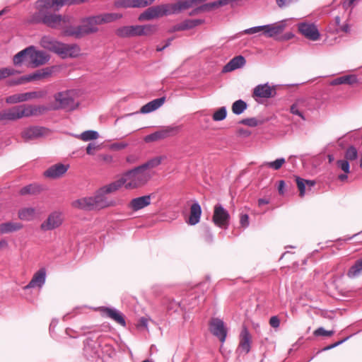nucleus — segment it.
<instances>
[{
  "label": "nucleus",
  "mask_w": 362,
  "mask_h": 362,
  "mask_svg": "<svg viewBox=\"0 0 362 362\" xmlns=\"http://www.w3.org/2000/svg\"><path fill=\"white\" fill-rule=\"evenodd\" d=\"M169 15L171 13L168 4H161L148 8L139 15L138 19L139 21H151Z\"/></svg>",
  "instance_id": "obj_7"
},
{
  "label": "nucleus",
  "mask_w": 362,
  "mask_h": 362,
  "mask_svg": "<svg viewBox=\"0 0 362 362\" xmlns=\"http://www.w3.org/2000/svg\"><path fill=\"white\" fill-rule=\"evenodd\" d=\"M203 22L204 21L201 19H189L183 21V23L185 29L188 30L202 24Z\"/></svg>",
  "instance_id": "obj_54"
},
{
  "label": "nucleus",
  "mask_w": 362,
  "mask_h": 362,
  "mask_svg": "<svg viewBox=\"0 0 362 362\" xmlns=\"http://www.w3.org/2000/svg\"><path fill=\"white\" fill-rule=\"evenodd\" d=\"M264 30H265V25H259L252 27L247 29H245L243 31V33L247 35H252L259 33V35H262L264 36Z\"/></svg>",
  "instance_id": "obj_53"
},
{
  "label": "nucleus",
  "mask_w": 362,
  "mask_h": 362,
  "mask_svg": "<svg viewBox=\"0 0 362 362\" xmlns=\"http://www.w3.org/2000/svg\"><path fill=\"white\" fill-rule=\"evenodd\" d=\"M40 213L34 207H24L18 211V218L25 221H31L38 217Z\"/></svg>",
  "instance_id": "obj_26"
},
{
  "label": "nucleus",
  "mask_w": 362,
  "mask_h": 362,
  "mask_svg": "<svg viewBox=\"0 0 362 362\" xmlns=\"http://www.w3.org/2000/svg\"><path fill=\"white\" fill-rule=\"evenodd\" d=\"M362 273V258L357 260L355 264L349 269L347 276L349 278H355Z\"/></svg>",
  "instance_id": "obj_40"
},
{
  "label": "nucleus",
  "mask_w": 362,
  "mask_h": 362,
  "mask_svg": "<svg viewBox=\"0 0 362 362\" xmlns=\"http://www.w3.org/2000/svg\"><path fill=\"white\" fill-rule=\"evenodd\" d=\"M140 25H128L119 28L116 30V34L121 37H129L134 36H140Z\"/></svg>",
  "instance_id": "obj_25"
},
{
  "label": "nucleus",
  "mask_w": 362,
  "mask_h": 362,
  "mask_svg": "<svg viewBox=\"0 0 362 362\" xmlns=\"http://www.w3.org/2000/svg\"><path fill=\"white\" fill-rule=\"evenodd\" d=\"M127 142H115L108 146V148L111 151H118L122 150L128 146Z\"/></svg>",
  "instance_id": "obj_55"
},
{
  "label": "nucleus",
  "mask_w": 362,
  "mask_h": 362,
  "mask_svg": "<svg viewBox=\"0 0 362 362\" xmlns=\"http://www.w3.org/2000/svg\"><path fill=\"white\" fill-rule=\"evenodd\" d=\"M269 325L272 327L277 329L280 326V320L278 316L274 315L270 317Z\"/></svg>",
  "instance_id": "obj_59"
},
{
  "label": "nucleus",
  "mask_w": 362,
  "mask_h": 362,
  "mask_svg": "<svg viewBox=\"0 0 362 362\" xmlns=\"http://www.w3.org/2000/svg\"><path fill=\"white\" fill-rule=\"evenodd\" d=\"M286 163V160L284 158H279L274 161L264 162L262 166H267L275 170H279L284 164Z\"/></svg>",
  "instance_id": "obj_46"
},
{
  "label": "nucleus",
  "mask_w": 362,
  "mask_h": 362,
  "mask_svg": "<svg viewBox=\"0 0 362 362\" xmlns=\"http://www.w3.org/2000/svg\"><path fill=\"white\" fill-rule=\"evenodd\" d=\"M196 4L195 0H177L174 4H168L171 15L176 14L182 11L192 7Z\"/></svg>",
  "instance_id": "obj_23"
},
{
  "label": "nucleus",
  "mask_w": 362,
  "mask_h": 362,
  "mask_svg": "<svg viewBox=\"0 0 362 362\" xmlns=\"http://www.w3.org/2000/svg\"><path fill=\"white\" fill-rule=\"evenodd\" d=\"M16 71L12 68H3L0 69V80L15 74Z\"/></svg>",
  "instance_id": "obj_56"
},
{
  "label": "nucleus",
  "mask_w": 362,
  "mask_h": 362,
  "mask_svg": "<svg viewBox=\"0 0 362 362\" xmlns=\"http://www.w3.org/2000/svg\"><path fill=\"white\" fill-rule=\"evenodd\" d=\"M69 165L58 163L51 166L44 173L47 177L57 178L63 175L68 170Z\"/></svg>",
  "instance_id": "obj_24"
},
{
  "label": "nucleus",
  "mask_w": 362,
  "mask_h": 362,
  "mask_svg": "<svg viewBox=\"0 0 362 362\" xmlns=\"http://www.w3.org/2000/svg\"><path fill=\"white\" fill-rule=\"evenodd\" d=\"M149 171H144L143 167H136L124 173L120 177L122 186L126 189H134L144 185L150 180Z\"/></svg>",
  "instance_id": "obj_3"
},
{
  "label": "nucleus",
  "mask_w": 362,
  "mask_h": 362,
  "mask_svg": "<svg viewBox=\"0 0 362 362\" xmlns=\"http://www.w3.org/2000/svg\"><path fill=\"white\" fill-rule=\"evenodd\" d=\"M288 20H282L274 23L265 25L264 36L274 38L283 33L287 26Z\"/></svg>",
  "instance_id": "obj_16"
},
{
  "label": "nucleus",
  "mask_w": 362,
  "mask_h": 362,
  "mask_svg": "<svg viewBox=\"0 0 362 362\" xmlns=\"http://www.w3.org/2000/svg\"><path fill=\"white\" fill-rule=\"evenodd\" d=\"M98 157L102 161L107 164H110L114 161L113 156L110 154H100Z\"/></svg>",
  "instance_id": "obj_58"
},
{
  "label": "nucleus",
  "mask_w": 362,
  "mask_h": 362,
  "mask_svg": "<svg viewBox=\"0 0 362 362\" xmlns=\"http://www.w3.org/2000/svg\"><path fill=\"white\" fill-rule=\"evenodd\" d=\"M202 214L200 205L196 202L192 204L190 207V214L187 221V223L194 226L199 222Z\"/></svg>",
  "instance_id": "obj_28"
},
{
  "label": "nucleus",
  "mask_w": 362,
  "mask_h": 362,
  "mask_svg": "<svg viewBox=\"0 0 362 362\" xmlns=\"http://www.w3.org/2000/svg\"><path fill=\"white\" fill-rule=\"evenodd\" d=\"M218 7H219V4H217V1H214L212 3L205 4L202 7H201L199 9L200 10H210V9H212L214 8H218Z\"/></svg>",
  "instance_id": "obj_62"
},
{
  "label": "nucleus",
  "mask_w": 362,
  "mask_h": 362,
  "mask_svg": "<svg viewBox=\"0 0 362 362\" xmlns=\"http://www.w3.org/2000/svg\"><path fill=\"white\" fill-rule=\"evenodd\" d=\"M336 165L338 170L344 172L343 174L338 175V179L341 182L346 181L348 178V174L350 173L349 161L346 159L338 160L336 162Z\"/></svg>",
  "instance_id": "obj_33"
},
{
  "label": "nucleus",
  "mask_w": 362,
  "mask_h": 362,
  "mask_svg": "<svg viewBox=\"0 0 362 362\" xmlns=\"http://www.w3.org/2000/svg\"><path fill=\"white\" fill-rule=\"evenodd\" d=\"M98 30V28L94 25L92 17L88 16L81 20V25L77 26L73 25L72 30L66 31V34L75 38H81L85 35L95 33Z\"/></svg>",
  "instance_id": "obj_6"
},
{
  "label": "nucleus",
  "mask_w": 362,
  "mask_h": 362,
  "mask_svg": "<svg viewBox=\"0 0 362 362\" xmlns=\"http://www.w3.org/2000/svg\"><path fill=\"white\" fill-rule=\"evenodd\" d=\"M246 63L244 57L239 55L233 57L228 62L223 69V72H230L237 69L243 67Z\"/></svg>",
  "instance_id": "obj_27"
},
{
  "label": "nucleus",
  "mask_w": 362,
  "mask_h": 362,
  "mask_svg": "<svg viewBox=\"0 0 362 362\" xmlns=\"http://www.w3.org/2000/svg\"><path fill=\"white\" fill-rule=\"evenodd\" d=\"M43 24L51 28L61 30L64 36L71 37L66 34V31L71 30L73 28L72 17L69 16L47 12Z\"/></svg>",
  "instance_id": "obj_4"
},
{
  "label": "nucleus",
  "mask_w": 362,
  "mask_h": 362,
  "mask_svg": "<svg viewBox=\"0 0 362 362\" xmlns=\"http://www.w3.org/2000/svg\"><path fill=\"white\" fill-rule=\"evenodd\" d=\"M297 1L298 0H276V2L280 8H283Z\"/></svg>",
  "instance_id": "obj_61"
},
{
  "label": "nucleus",
  "mask_w": 362,
  "mask_h": 362,
  "mask_svg": "<svg viewBox=\"0 0 362 362\" xmlns=\"http://www.w3.org/2000/svg\"><path fill=\"white\" fill-rule=\"evenodd\" d=\"M44 134V129L37 127H32L24 129L22 132V137L26 140L37 139Z\"/></svg>",
  "instance_id": "obj_30"
},
{
  "label": "nucleus",
  "mask_w": 362,
  "mask_h": 362,
  "mask_svg": "<svg viewBox=\"0 0 362 362\" xmlns=\"http://www.w3.org/2000/svg\"><path fill=\"white\" fill-rule=\"evenodd\" d=\"M77 97L78 92L75 90L57 93L54 96V102L51 104L49 109L73 110L78 106V102L76 100Z\"/></svg>",
  "instance_id": "obj_5"
},
{
  "label": "nucleus",
  "mask_w": 362,
  "mask_h": 362,
  "mask_svg": "<svg viewBox=\"0 0 362 362\" xmlns=\"http://www.w3.org/2000/svg\"><path fill=\"white\" fill-rule=\"evenodd\" d=\"M227 115V110L226 107H221L214 112L212 118L214 121H222Z\"/></svg>",
  "instance_id": "obj_52"
},
{
  "label": "nucleus",
  "mask_w": 362,
  "mask_h": 362,
  "mask_svg": "<svg viewBox=\"0 0 362 362\" xmlns=\"http://www.w3.org/2000/svg\"><path fill=\"white\" fill-rule=\"evenodd\" d=\"M32 48L28 52L29 66L35 68L46 64L49 60V56L44 51L37 50L34 46H29Z\"/></svg>",
  "instance_id": "obj_11"
},
{
  "label": "nucleus",
  "mask_w": 362,
  "mask_h": 362,
  "mask_svg": "<svg viewBox=\"0 0 362 362\" xmlns=\"http://www.w3.org/2000/svg\"><path fill=\"white\" fill-rule=\"evenodd\" d=\"M25 96V101L43 98L46 95V91L40 90V91H32L23 93Z\"/></svg>",
  "instance_id": "obj_48"
},
{
  "label": "nucleus",
  "mask_w": 362,
  "mask_h": 362,
  "mask_svg": "<svg viewBox=\"0 0 362 362\" xmlns=\"http://www.w3.org/2000/svg\"><path fill=\"white\" fill-rule=\"evenodd\" d=\"M273 89L267 84H261L257 86L253 91L255 96L259 98H269L273 95Z\"/></svg>",
  "instance_id": "obj_31"
},
{
  "label": "nucleus",
  "mask_w": 362,
  "mask_h": 362,
  "mask_svg": "<svg viewBox=\"0 0 362 362\" xmlns=\"http://www.w3.org/2000/svg\"><path fill=\"white\" fill-rule=\"evenodd\" d=\"M299 32L306 38L316 41L320 38V33L314 23L303 22L298 25Z\"/></svg>",
  "instance_id": "obj_14"
},
{
  "label": "nucleus",
  "mask_w": 362,
  "mask_h": 362,
  "mask_svg": "<svg viewBox=\"0 0 362 362\" xmlns=\"http://www.w3.org/2000/svg\"><path fill=\"white\" fill-rule=\"evenodd\" d=\"M95 27L98 28V25H103V22L100 14L91 16Z\"/></svg>",
  "instance_id": "obj_64"
},
{
  "label": "nucleus",
  "mask_w": 362,
  "mask_h": 362,
  "mask_svg": "<svg viewBox=\"0 0 362 362\" xmlns=\"http://www.w3.org/2000/svg\"><path fill=\"white\" fill-rule=\"evenodd\" d=\"M23 228V225L20 223L8 222L0 225V233H8L16 231Z\"/></svg>",
  "instance_id": "obj_39"
},
{
  "label": "nucleus",
  "mask_w": 362,
  "mask_h": 362,
  "mask_svg": "<svg viewBox=\"0 0 362 362\" xmlns=\"http://www.w3.org/2000/svg\"><path fill=\"white\" fill-rule=\"evenodd\" d=\"M251 348V335L247 328L243 327L240 334V342L237 351L240 354H247Z\"/></svg>",
  "instance_id": "obj_18"
},
{
  "label": "nucleus",
  "mask_w": 362,
  "mask_h": 362,
  "mask_svg": "<svg viewBox=\"0 0 362 362\" xmlns=\"http://www.w3.org/2000/svg\"><path fill=\"white\" fill-rule=\"evenodd\" d=\"M247 104L243 100H238L232 105V111L235 115H240L247 109Z\"/></svg>",
  "instance_id": "obj_44"
},
{
  "label": "nucleus",
  "mask_w": 362,
  "mask_h": 362,
  "mask_svg": "<svg viewBox=\"0 0 362 362\" xmlns=\"http://www.w3.org/2000/svg\"><path fill=\"white\" fill-rule=\"evenodd\" d=\"M93 210H100L110 206H115L114 200L109 199L103 192L98 189L94 196L90 197Z\"/></svg>",
  "instance_id": "obj_13"
},
{
  "label": "nucleus",
  "mask_w": 362,
  "mask_h": 362,
  "mask_svg": "<svg viewBox=\"0 0 362 362\" xmlns=\"http://www.w3.org/2000/svg\"><path fill=\"white\" fill-rule=\"evenodd\" d=\"M24 93H17L13 95L8 96L6 98V102L8 104H15L18 103L25 102Z\"/></svg>",
  "instance_id": "obj_51"
},
{
  "label": "nucleus",
  "mask_w": 362,
  "mask_h": 362,
  "mask_svg": "<svg viewBox=\"0 0 362 362\" xmlns=\"http://www.w3.org/2000/svg\"><path fill=\"white\" fill-rule=\"evenodd\" d=\"M240 224L245 228L249 226V216L247 214H241L240 218Z\"/></svg>",
  "instance_id": "obj_60"
},
{
  "label": "nucleus",
  "mask_w": 362,
  "mask_h": 362,
  "mask_svg": "<svg viewBox=\"0 0 362 362\" xmlns=\"http://www.w3.org/2000/svg\"><path fill=\"white\" fill-rule=\"evenodd\" d=\"M358 82V78L356 75H344L338 77L330 82L331 86H337L341 84L352 85Z\"/></svg>",
  "instance_id": "obj_34"
},
{
  "label": "nucleus",
  "mask_w": 362,
  "mask_h": 362,
  "mask_svg": "<svg viewBox=\"0 0 362 362\" xmlns=\"http://www.w3.org/2000/svg\"><path fill=\"white\" fill-rule=\"evenodd\" d=\"M88 0H38V5L40 8H47L59 11L63 6L80 4L87 2Z\"/></svg>",
  "instance_id": "obj_9"
},
{
  "label": "nucleus",
  "mask_w": 362,
  "mask_h": 362,
  "mask_svg": "<svg viewBox=\"0 0 362 362\" xmlns=\"http://www.w3.org/2000/svg\"><path fill=\"white\" fill-rule=\"evenodd\" d=\"M230 214L221 204H217L214 206L213 221L214 224L220 228H226L229 225Z\"/></svg>",
  "instance_id": "obj_10"
},
{
  "label": "nucleus",
  "mask_w": 362,
  "mask_h": 362,
  "mask_svg": "<svg viewBox=\"0 0 362 362\" xmlns=\"http://www.w3.org/2000/svg\"><path fill=\"white\" fill-rule=\"evenodd\" d=\"M209 329L210 332L217 337L222 343L225 341L227 335V330L224 322L218 318L211 319L209 323Z\"/></svg>",
  "instance_id": "obj_15"
},
{
  "label": "nucleus",
  "mask_w": 362,
  "mask_h": 362,
  "mask_svg": "<svg viewBox=\"0 0 362 362\" xmlns=\"http://www.w3.org/2000/svg\"><path fill=\"white\" fill-rule=\"evenodd\" d=\"M100 312L107 317L112 319L120 325L125 327L126 322L122 313L114 308L100 307Z\"/></svg>",
  "instance_id": "obj_20"
},
{
  "label": "nucleus",
  "mask_w": 362,
  "mask_h": 362,
  "mask_svg": "<svg viewBox=\"0 0 362 362\" xmlns=\"http://www.w3.org/2000/svg\"><path fill=\"white\" fill-rule=\"evenodd\" d=\"M47 110L44 106L23 105L0 112V121L17 120L23 117L36 116L42 114Z\"/></svg>",
  "instance_id": "obj_2"
},
{
  "label": "nucleus",
  "mask_w": 362,
  "mask_h": 362,
  "mask_svg": "<svg viewBox=\"0 0 362 362\" xmlns=\"http://www.w3.org/2000/svg\"><path fill=\"white\" fill-rule=\"evenodd\" d=\"M77 139H81L83 141H88L97 139L99 137V134L96 131L88 130L85 131L81 134L75 135Z\"/></svg>",
  "instance_id": "obj_41"
},
{
  "label": "nucleus",
  "mask_w": 362,
  "mask_h": 362,
  "mask_svg": "<svg viewBox=\"0 0 362 362\" xmlns=\"http://www.w3.org/2000/svg\"><path fill=\"white\" fill-rule=\"evenodd\" d=\"M54 67H45L36 71L35 72L21 77L13 84H21L32 81H40L48 78L52 75Z\"/></svg>",
  "instance_id": "obj_12"
},
{
  "label": "nucleus",
  "mask_w": 362,
  "mask_h": 362,
  "mask_svg": "<svg viewBox=\"0 0 362 362\" xmlns=\"http://www.w3.org/2000/svg\"><path fill=\"white\" fill-rule=\"evenodd\" d=\"M37 11L33 13L30 18V22L32 23H43L44 18L46 15V10H49L47 8H40L38 5V1L35 4Z\"/></svg>",
  "instance_id": "obj_37"
},
{
  "label": "nucleus",
  "mask_w": 362,
  "mask_h": 362,
  "mask_svg": "<svg viewBox=\"0 0 362 362\" xmlns=\"http://www.w3.org/2000/svg\"><path fill=\"white\" fill-rule=\"evenodd\" d=\"M40 45L44 49L49 50L62 59L75 58L81 54V48L76 44H66L50 36H43Z\"/></svg>",
  "instance_id": "obj_1"
},
{
  "label": "nucleus",
  "mask_w": 362,
  "mask_h": 362,
  "mask_svg": "<svg viewBox=\"0 0 362 362\" xmlns=\"http://www.w3.org/2000/svg\"><path fill=\"white\" fill-rule=\"evenodd\" d=\"M155 0H117L115 6L117 8H144L151 4Z\"/></svg>",
  "instance_id": "obj_19"
},
{
  "label": "nucleus",
  "mask_w": 362,
  "mask_h": 362,
  "mask_svg": "<svg viewBox=\"0 0 362 362\" xmlns=\"http://www.w3.org/2000/svg\"><path fill=\"white\" fill-rule=\"evenodd\" d=\"M122 187L123 186L122 185L121 180L119 178L118 180H117L111 183H109L106 185L103 186L102 187L100 188V189L101 190L102 192H103L107 196V194H112V193L117 192V190L121 189Z\"/></svg>",
  "instance_id": "obj_38"
},
{
  "label": "nucleus",
  "mask_w": 362,
  "mask_h": 362,
  "mask_svg": "<svg viewBox=\"0 0 362 362\" xmlns=\"http://www.w3.org/2000/svg\"><path fill=\"white\" fill-rule=\"evenodd\" d=\"M165 102L164 98H160L146 103L140 109V112L142 114L150 113L157 109H158Z\"/></svg>",
  "instance_id": "obj_32"
},
{
  "label": "nucleus",
  "mask_w": 362,
  "mask_h": 362,
  "mask_svg": "<svg viewBox=\"0 0 362 362\" xmlns=\"http://www.w3.org/2000/svg\"><path fill=\"white\" fill-rule=\"evenodd\" d=\"M103 24L114 22L122 17V15L117 13H104L100 14Z\"/></svg>",
  "instance_id": "obj_42"
},
{
  "label": "nucleus",
  "mask_w": 362,
  "mask_h": 362,
  "mask_svg": "<svg viewBox=\"0 0 362 362\" xmlns=\"http://www.w3.org/2000/svg\"><path fill=\"white\" fill-rule=\"evenodd\" d=\"M71 206L75 209L84 211L93 210L90 197L76 199L71 202Z\"/></svg>",
  "instance_id": "obj_29"
},
{
  "label": "nucleus",
  "mask_w": 362,
  "mask_h": 362,
  "mask_svg": "<svg viewBox=\"0 0 362 362\" xmlns=\"http://www.w3.org/2000/svg\"><path fill=\"white\" fill-rule=\"evenodd\" d=\"M46 279V270L44 268L39 269L35 272L29 282V284L24 287V289L33 288H42L44 285Z\"/></svg>",
  "instance_id": "obj_22"
},
{
  "label": "nucleus",
  "mask_w": 362,
  "mask_h": 362,
  "mask_svg": "<svg viewBox=\"0 0 362 362\" xmlns=\"http://www.w3.org/2000/svg\"><path fill=\"white\" fill-rule=\"evenodd\" d=\"M177 127H168L165 129L156 132L153 134H148L145 136L144 141L147 143L155 141L157 140L165 139L170 136H173L178 132Z\"/></svg>",
  "instance_id": "obj_17"
},
{
  "label": "nucleus",
  "mask_w": 362,
  "mask_h": 362,
  "mask_svg": "<svg viewBox=\"0 0 362 362\" xmlns=\"http://www.w3.org/2000/svg\"><path fill=\"white\" fill-rule=\"evenodd\" d=\"M296 182L301 197L305 195L306 187L308 189H310L315 185V182L313 180H304L299 177H296Z\"/></svg>",
  "instance_id": "obj_35"
},
{
  "label": "nucleus",
  "mask_w": 362,
  "mask_h": 362,
  "mask_svg": "<svg viewBox=\"0 0 362 362\" xmlns=\"http://www.w3.org/2000/svg\"><path fill=\"white\" fill-rule=\"evenodd\" d=\"M156 30H157V26L156 25L148 24V25H140L139 34H140V36L151 35L153 34L154 33H156Z\"/></svg>",
  "instance_id": "obj_47"
},
{
  "label": "nucleus",
  "mask_w": 362,
  "mask_h": 362,
  "mask_svg": "<svg viewBox=\"0 0 362 362\" xmlns=\"http://www.w3.org/2000/svg\"><path fill=\"white\" fill-rule=\"evenodd\" d=\"M32 48L28 47L15 54L13 59L14 65L21 66L25 62L29 64L28 52Z\"/></svg>",
  "instance_id": "obj_36"
},
{
  "label": "nucleus",
  "mask_w": 362,
  "mask_h": 362,
  "mask_svg": "<svg viewBox=\"0 0 362 362\" xmlns=\"http://www.w3.org/2000/svg\"><path fill=\"white\" fill-rule=\"evenodd\" d=\"M64 221L62 212L54 211L50 213L47 218L41 223L40 229L42 231L54 230L62 226Z\"/></svg>",
  "instance_id": "obj_8"
},
{
  "label": "nucleus",
  "mask_w": 362,
  "mask_h": 362,
  "mask_svg": "<svg viewBox=\"0 0 362 362\" xmlns=\"http://www.w3.org/2000/svg\"><path fill=\"white\" fill-rule=\"evenodd\" d=\"M313 334L316 337H318V336L329 337L334 334V331H327L323 327H319L318 329H317L314 331Z\"/></svg>",
  "instance_id": "obj_57"
},
{
  "label": "nucleus",
  "mask_w": 362,
  "mask_h": 362,
  "mask_svg": "<svg viewBox=\"0 0 362 362\" xmlns=\"http://www.w3.org/2000/svg\"><path fill=\"white\" fill-rule=\"evenodd\" d=\"M304 103L305 102L303 100H298L291 107V112L293 115L300 117L303 119H305V117L303 115V107H304Z\"/></svg>",
  "instance_id": "obj_43"
},
{
  "label": "nucleus",
  "mask_w": 362,
  "mask_h": 362,
  "mask_svg": "<svg viewBox=\"0 0 362 362\" xmlns=\"http://www.w3.org/2000/svg\"><path fill=\"white\" fill-rule=\"evenodd\" d=\"M164 158H165V156L155 157V158L149 160L146 163L140 165V167H143V170L144 171H148V168H155V167L159 165L161 163V161Z\"/></svg>",
  "instance_id": "obj_45"
},
{
  "label": "nucleus",
  "mask_w": 362,
  "mask_h": 362,
  "mask_svg": "<svg viewBox=\"0 0 362 362\" xmlns=\"http://www.w3.org/2000/svg\"><path fill=\"white\" fill-rule=\"evenodd\" d=\"M241 123L245 125L254 127L257 125V120L254 118L245 119L242 120Z\"/></svg>",
  "instance_id": "obj_63"
},
{
  "label": "nucleus",
  "mask_w": 362,
  "mask_h": 362,
  "mask_svg": "<svg viewBox=\"0 0 362 362\" xmlns=\"http://www.w3.org/2000/svg\"><path fill=\"white\" fill-rule=\"evenodd\" d=\"M344 159L348 161L355 160L358 158V151L354 146L349 147L345 151Z\"/></svg>",
  "instance_id": "obj_49"
},
{
  "label": "nucleus",
  "mask_w": 362,
  "mask_h": 362,
  "mask_svg": "<svg viewBox=\"0 0 362 362\" xmlns=\"http://www.w3.org/2000/svg\"><path fill=\"white\" fill-rule=\"evenodd\" d=\"M151 196L145 195L134 198L128 204V208L134 211L141 210L151 204Z\"/></svg>",
  "instance_id": "obj_21"
},
{
  "label": "nucleus",
  "mask_w": 362,
  "mask_h": 362,
  "mask_svg": "<svg viewBox=\"0 0 362 362\" xmlns=\"http://www.w3.org/2000/svg\"><path fill=\"white\" fill-rule=\"evenodd\" d=\"M40 191V188L39 186L35 185H30L23 187L21 189L20 193L22 195L34 194L35 193L39 192Z\"/></svg>",
  "instance_id": "obj_50"
}]
</instances>
